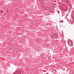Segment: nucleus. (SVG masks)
Segmentation results:
<instances>
[{
  "mask_svg": "<svg viewBox=\"0 0 74 74\" xmlns=\"http://www.w3.org/2000/svg\"><path fill=\"white\" fill-rule=\"evenodd\" d=\"M59 22H61V23H63V21H59Z\"/></svg>",
  "mask_w": 74,
  "mask_h": 74,
  "instance_id": "f257e3e1",
  "label": "nucleus"
},
{
  "mask_svg": "<svg viewBox=\"0 0 74 74\" xmlns=\"http://www.w3.org/2000/svg\"><path fill=\"white\" fill-rule=\"evenodd\" d=\"M71 44L72 45H73V42H71Z\"/></svg>",
  "mask_w": 74,
  "mask_h": 74,
  "instance_id": "f03ea898",
  "label": "nucleus"
},
{
  "mask_svg": "<svg viewBox=\"0 0 74 74\" xmlns=\"http://www.w3.org/2000/svg\"><path fill=\"white\" fill-rule=\"evenodd\" d=\"M59 13H60L59 12H58V13H59Z\"/></svg>",
  "mask_w": 74,
  "mask_h": 74,
  "instance_id": "7ed1b4c3",
  "label": "nucleus"
}]
</instances>
